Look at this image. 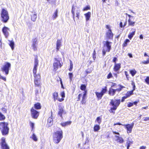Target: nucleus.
<instances>
[{"label": "nucleus", "instance_id": "f257e3e1", "mask_svg": "<svg viewBox=\"0 0 149 149\" xmlns=\"http://www.w3.org/2000/svg\"><path fill=\"white\" fill-rule=\"evenodd\" d=\"M34 65L33 69V73L34 78V83L35 86L40 87V86L41 76L40 74H36L37 67L38 65V60L37 56L35 58Z\"/></svg>", "mask_w": 149, "mask_h": 149}, {"label": "nucleus", "instance_id": "f03ea898", "mask_svg": "<svg viewBox=\"0 0 149 149\" xmlns=\"http://www.w3.org/2000/svg\"><path fill=\"white\" fill-rule=\"evenodd\" d=\"M63 132L60 129L54 132L53 134V140L54 143L57 144L59 143L63 138Z\"/></svg>", "mask_w": 149, "mask_h": 149}, {"label": "nucleus", "instance_id": "7ed1b4c3", "mask_svg": "<svg viewBox=\"0 0 149 149\" xmlns=\"http://www.w3.org/2000/svg\"><path fill=\"white\" fill-rule=\"evenodd\" d=\"M8 123L5 122H0V130L3 136L8 135L9 132Z\"/></svg>", "mask_w": 149, "mask_h": 149}, {"label": "nucleus", "instance_id": "20e7f679", "mask_svg": "<svg viewBox=\"0 0 149 149\" xmlns=\"http://www.w3.org/2000/svg\"><path fill=\"white\" fill-rule=\"evenodd\" d=\"M1 21L3 23L7 22L9 19L10 17L8 11L4 8L1 9L0 12Z\"/></svg>", "mask_w": 149, "mask_h": 149}, {"label": "nucleus", "instance_id": "39448f33", "mask_svg": "<svg viewBox=\"0 0 149 149\" xmlns=\"http://www.w3.org/2000/svg\"><path fill=\"white\" fill-rule=\"evenodd\" d=\"M11 66V64L10 63L6 62L1 68V70L2 72H5V75H7L9 73Z\"/></svg>", "mask_w": 149, "mask_h": 149}, {"label": "nucleus", "instance_id": "423d86ee", "mask_svg": "<svg viewBox=\"0 0 149 149\" xmlns=\"http://www.w3.org/2000/svg\"><path fill=\"white\" fill-rule=\"evenodd\" d=\"M106 28L108 29L106 31L105 37L107 40H112L113 39V33L111 28L109 25H106Z\"/></svg>", "mask_w": 149, "mask_h": 149}, {"label": "nucleus", "instance_id": "0eeeda50", "mask_svg": "<svg viewBox=\"0 0 149 149\" xmlns=\"http://www.w3.org/2000/svg\"><path fill=\"white\" fill-rule=\"evenodd\" d=\"M54 62L53 64V70L56 71L59 68H61L62 66L63 63H60V61L56 58H54Z\"/></svg>", "mask_w": 149, "mask_h": 149}, {"label": "nucleus", "instance_id": "6e6552de", "mask_svg": "<svg viewBox=\"0 0 149 149\" xmlns=\"http://www.w3.org/2000/svg\"><path fill=\"white\" fill-rule=\"evenodd\" d=\"M123 125L121 123H115L113 125ZM125 129L127 130V133L128 134L131 133L133 128L134 125V123H132L131 124H128L126 125H123Z\"/></svg>", "mask_w": 149, "mask_h": 149}, {"label": "nucleus", "instance_id": "1a4fd4ad", "mask_svg": "<svg viewBox=\"0 0 149 149\" xmlns=\"http://www.w3.org/2000/svg\"><path fill=\"white\" fill-rule=\"evenodd\" d=\"M1 149H10V147L6 143V138L2 137L1 139L0 143Z\"/></svg>", "mask_w": 149, "mask_h": 149}, {"label": "nucleus", "instance_id": "9d476101", "mask_svg": "<svg viewBox=\"0 0 149 149\" xmlns=\"http://www.w3.org/2000/svg\"><path fill=\"white\" fill-rule=\"evenodd\" d=\"M120 102V100H111L110 103L112 107H113L114 109H116L119 106Z\"/></svg>", "mask_w": 149, "mask_h": 149}, {"label": "nucleus", "instance_id": "9b49d317", "mask_svg": "<svg viewBox=\"0 0 149 149\" xmlns=\"http://www.w3.org/2000/svg\"><path fill=\"white\" fill-rule=\"evenodd\" d=\"M32 117L35 119H37L39 115V112L32 107L30 110Z\"/></svg>", "mask_w": 149, "mask_h": 149}, {"label": "nucleus", "instance_id": "f8f14e48", "mask_svg": "<svg viewBox=\"0 0 149 149\" xmlns=\"http://www.w3.org/2000/svg\"><path fill=\"white\" fill-rule=\"evenodd\" d=\"M119 86L120 87L119 88L115 89L110 88L109 91V94L110 95L113 96L115 95V93L116 91L118 92H119L121 90L122 88L124 87L123 86L121 85Z\"/></svg>", "mask_w": 149, "mask_h": 149}, {"label": "nucleus", "instance_id": "ddd939ff", "mask_svg": "<svg viewBox=\"0 0 149 149\" xmlns=\"http://www.w3.org/2000/svg\"><path fill=\"white\" fill-rule=\"evenodd\" d=\"M112 42L108 41L104 42V47L105 48L106 47V51L109 52L111 48Z\"/></svg>", "mask_w": 149, "mask_h": 149}, {"label": "nucleus", "instance_id": "4468645a", "mask_svg": "<svg viewBox=\"0 0 149 149\" xmlns=\"http://www.w3.org/2000/svg\"><path fill=\"white\" fill-rule=\"evenodd\" d=\"M53 99L54 101L57 100L60 102H61L63 101V98H58V93L56 92H55L53 93Z\"/></svg>", "mask_w": 149, "mask_h": 149}, {"label": "nucleus", "instance_id": "2eb2a0df", "mask_svg": "<svg viewBox=\"0 0 149 149\" xmlns=\"http://www.w3.org/2000/svg\"><path fill=\"white\" fill-rule=\"evenodd\" d=\"M61 104L60 103L58 106V115L61 117L62 118V114L64 113V107L61 106Z\"/></svg>", "mask_w": 149, "mask_h": 149}, {"label": "nucleus", "instance_id": "dca6fc26", "mask_svg": "<svg viewBox=\"0 0 149 149\" xmlns=\"http://www.w3.org/2000/svg\"><path fill=\"white\" fill-rule=\"evenodd\" d=\"M9 29L7 27L4 26L2 29L3 33L6 38H7L8 36L9 33L8 31L9 30Z\"/></svg>", "mask_w": 149, "mask_h": 149}, {"label": "nucleus", "instance_id": "f3484780", "mask_svg": "<svg viewBox=\"0 0 149 149\" xmlns=\"http://www.w3.org/2000/svg\"><path fill=\"white\" fill-rule=\"evenodd\" d=\"M136 29L132 28L131 29V32L129 33L128 35V38L130 39H131L133 36L135 35L136 32Z\"/></svg>", "mask_w": 149, "mask_h": 149}, {"label": "nucleus", "instance_id": "a211bd4d", "mask_svg": "<svg viewBox=\"0 0 149 149\" xmlns=\"http://www.w3.org/2000/svg\"><path fill=\"white\" fill-rule=\"evenodd\" d=\"M144 56L147 57L146 61H142L141 63L144 64H147L149 63V56L147 54L145 53L144 54Z\"/></svg>", "mask_w": 149, "mask_h": 149}, {"label": "nucleus", "instance_id": "6ab92c4d", "mask_svg": "<svg viewBox=\"0 0 149 149\" xmlns=\"http://www.w3.org/2000/svg\"><path fill=\"white\" fill-rule=\"evenodd\" d=\"M134 90V89L132 90L128 91L125 95L124 96V98H127L130 96L132 95L133 94V91Z\"/></svg>", "mask_w": 149, "mask_h": 149}, {"label": "nucleus", "instance_id": "aec40b11", "mask_svg": "<svg viewBox=\"0 0 149 149\" xmlns=\"http://www.w3.org/2000/svg\"><path fill=\"white\" fill-rule=\"evenodd\" d=\"M86 84H82L81 85L80 88V89L84 91V93H86V94H87V91L86 90Z\"/></svg>", "mask_w": 149, "mask_h": 149}, {"label": "nucleus", "instance_id": "412c9836", "mask_svg": "<svg viewBox=\"0 0 149 149\" xmlns=\"http://www.w3.org/2000/svg\"><path fill=\"white\" fill-rule=\"evenodd\" d=\"M86 93L83 94L81 100V104H86Z\"/></svg>", "mask_w": 149, "mask_h": 149}, {"label": "nucleus", "instance_id": "4be33fe9", "mask_svg": "<svg viewBox=\"0 0 149 149\" xmlns=\"http://www.w3.org/2000/svg\"><path fill=\"white\" fill-rule=\"evenodd\" d=\"M34 108L35 109L39 110L41 108V106L39 102H37L35 103L34 105Z\"/></svg>", "mask_w": 149, "mask_h": 149}, {"label": "nucleus", "instance_id": "5701e85b", "mask_svg": "<svg viewBox=\"0 0 149 149\" xmlns=\"http://www.w3.org/2000/svg\"><path fill=\"white\" fill-rule=\"evenodd\" d=\"M95 93L98 100L101 99L102 96V90L101 91L100 93L96 92H95Z\"/></svg>", "mask_w": 149, "mask_h": 149}, {"label": "nucleus", "instance_id": "b1692460", "mask_svg": "<svg viewBox=\"0 0 149 149\" xmlns=\"http://www.w3.org/2000/svg\"><path fill=\"white\" fill-rule=\"evenodd\" d=\"M61 40L58 39L57 41L56 44V50L57 51L59 50V48L61 46Z\"/></svg>", "mask_w": 149, "mask_h": 149}, {"label": "nucleus", "instance_id": "393cba45", "mask_svg": "<svg viewBox=\"0 0 149 149\" xmlns=\"http://www.w3.org/2000/svg\"><path fill=\"white\" fill-rule=\"evenodd\" d=\"M71 123L72 122L69 120L65 122L62 123L60 124L62 127H65L68 125H70Z\"/></svg>", "mask_w": 149, "mask_h": 149}, {"label": "nucleus", "instance_id": "a878e982", "mask_svg": "<svg viewBox=\"0 0 149 149\" xmlns=\"http://www.w3.org/2000/svg\"><path fill=\"white\" fill-rule=\"evenodd\" d=\"M120 64L115 63L114 65V71H117L120 68Z\"/></svg>", "mask_w": 149, "mask_h": 149}, {"label": "nucleus", "instance_id": "bb28decb", "mask_svg": "<svg viewBox=\"0 0 149 149\" xmlns=\"http://www.w3.org/2000/svg\"><path fill=\"white\" fill-rule=\"evenodd\" d=\"M86 18V21H88L90 19L91 15V13L88 12L84 14Z\"/></svg>", "mask_w": 149, "mask_h": 149}, {"label": "nucleus", "instance_id": "cd10ccee", "mask_svg": "<svg viewBox=\"0 0 149 149\" xmlns=\"http://www.w3.org/2000/svg\"><path fill=\"white\" fill-rule=\"evenodd\" d=\"M8 41L9 42V46L11 47L12 50H13L14 49V42L13 41V40H8Z\"/></svg>", "mask_w": 149, "mask_h": 149}, {"label": "nucleus", "instance_id": "c85d7f7f", "mask_svg": "<svg viewBox=\"0 0 149 149\" xmlns=\"http://www.w3.org/2000/svg\"><path fill=\"white\" fill-rule=\"evenodd\" d=\"M75 8L74 5H73L72 6V8L71 9V12L72 14L73 15V18L74 21H75Z\"/></svg>", "mask_w": 149, "mask_h": 149}, {"label": "nucleus", "instance_id": "c756f323", "mask_svg": "<svg viewBox=\"0 0 149 149\" xmlns=\"http://www.w3.org/2000/svg\"><path fill=\"white\" fill-rule=\"evenodd\" d=\"M36 18L37 14H33L31 15V19L33 21H35Z\"/></svg>", "mask_w": 149, "mask_h": 149}, {"label": "nucleus", "instance_id": "7c9ffc66", "mask_svg": "<svg viewBox=\"0 0 149 149\" xmlns=\"http://www.w3.org/2000/svg\"><path fill=\"white\" fill-rule=\"evenodd\" d=\"M6 118L5 115L0 112V121L4 120Z\"/></svg>", "mask_w": 149, "mask_h": 149}, {"label": "nucleus", "instance_id": "2f4dec72", "mask_svg": "<svg viewBox=\"0 0 149 149\" xmlns=\"http://www.w3.org/2000/svg\"><path fill=\"white\" fill-rule=\"evenodd\" d=\"M128 24L130 26H134L135 25V22L132 21L130 19L128 20Z\"/></svg>", "mask_w": 149, "mask_h": 149}, {"label": "nucleus", "instance_id": "473e14b6", "mask_svg": "<svg viewBox=\"0 0 149 149\" xmlns=\"http://www.w3.org/2000/svg\"><path fill=\"white\" fill-rule=\"evenodd\" d=\"M130 72L132 77H133L136 73V71L134 69L130 70Z\"/></svg>", "mask_w": 149, "mask_h": 149}, {"label": "nucleus", "instance_id": "72a5a7b5", "mask_svg": "<svg viewBox=\"0 0 149 149\" xmlns=\"http://www.w3.org/2000/svg\"><path fill=\"white\" fill-rule=\"evenodd\" d=\"M100 129V127L99 125H95L94 127V130L95 132L98 131Z\"/></svg>", "mask_w": 149, "mask_h": 149}, {"label": "nucleus", "instance_id": "f704fd0d", "mask_svg": "<svg viewBox=\"0 0 149 149\" xmlns=\"http://www.w3.org/2000/svg\"><path fill=\"white\" fill-rule=\"evenodd\" d=\"M57 13L58 11L56 10L52 16L53 19H55L57 17Z\"/></svg>", "mask_w": 149, "mask_h": 149}, {"label": "nucleus", "instance_id": "c9c22d12", "mask_svg": "<svg viewBox=\"0 0 149 149\" xmlns=\"http://www.w3.org/2000/svg\"><path fill=\"white\" fill-rule=\"evenodd\" d=\"M73 68V65L72 63L71 60H70V67L69 68L68 70L70 71H71L72 70Z\"/></svg>", "mask_w": 149, "mask_h": 149}, {"label": "nucleus", "instance_id": "e433bc0d", "mask_svg": "<svg viewBox=\"0 0 149 149\" xmlns=\"http://www.w3.org/2000/svg\"><path fill=\"white\" fill-rule=\"evenodd\" d=\"M31 138L35 141H36L38 140V139L34 133H33L32 134V136L31 137Z\"/></svg>", "mask_w": 149, "mask_h": 149}, {"label": "nucleus", "instance_id": "4c0bfd02", "mask_svg": "<svg viewBox=\"0 0 149 149\" xmlns=\"http://www.w3.org/2000/svg\"><path fill=\"white\" fill-rule=\"evenodd\" d=\"M68 76L70 81H71L73 79V74L72 72H69L68 73Z\"/></svg>", "mask_w": 149, "mask_h": 149}, {"label": "nucleus", "instance_id": "58836bf2", "mask_svg": "<svg viewBox=\"0 0 149 149\" xmlns=\"http://www.w3.org/2000/svg\"><path fill=\"white\" fill-rule=\"evenodd\" d=\"M32 44L37 45L38 44V40L36 38L33 39H32Z\"/></svg>", "mask_w": 149, "mask_h": 149}, {"label": "nucleus", "instance_id": "ea45409f", "mask_svg": "<svg viewBox=\"0 0 149 149\" xmlns=\"http://www.w3.org/2000/svg\"><path fill=\"white\" fill-rule=\"evenodd\" d=\"M90 9V7L88 5L84 7L82 10L83 11H86Z\"/></svg>", "mask_w": 149, "mask_h": 149}, {"label": "nucleus", "instance_id": "a19ab883", "mask_svg": "<svg viewBox=\"0 0 149 149\" xmlns=\"http://www.w3.org/2000/svg\"><path fill=\"white\" fill-rule=\"evenodd\" d=\"M37 45L34 44L32 45V47L34 51H36L37 50Z\"/></svg>", "mask_w": 149, "mask_h": 149}, {"label": "nucleus", "instance_id": "79ce46f5", "mask_svg": "<svg viewBox=\"0 0 149 149\" xmlns=\"http://www.w3.org/2000/svg\"><path fill=\"white\" fill-rule=\"evenodd\" d=\"M97 122L99 124H100L101 122V118L100 117H97L95 121V122Z\"/></svg>", "mask_w": 149, "mask_h": 149}, {"label": "nucleus", "instance_id": "37998d69", "mask_svg": "<svg viewBox=\"0 0 149 149\" xmlns=\"http://www.w3.org/2000/svg\"><path fill=\"white\" fill-rule=\"evenodd\" d=\"M113 108V107H111V109L109 110V111L110 112V113H113L114 114L115 113V111L116 109H114Z\"/></svg>", "mask_w": 149, "mask_h": 149}, {"label": "nucleus", "instance_id": "c03bdc74", "mask_svg": "<svg viewBox=\"0 0 149 149\" xmlns=\"http://www.w3.org/2000/svg\"><path fill=\"white\" fill-rule=\"evenodd\" d=\"M117 141L120 143H122L124 141V140L122 138L120 137Z\"/></svg>", "mask_w": 149, "mask_h": 149}, {"label": "nucleus", "instance_id": "a18cd8bd", "mask_svg": "<svg viewBox=\"0 0 149 149\" xmlns=\"http://www.w3.org/2000/svg\"><path fill=\"white\" fill-rule=\"evenodd\" d=\"M61 95L62 97V98H63V100H64V98L65 97V93L64 91H63L61 92Z\"/></svg>", "mask_w": 149, "mask_h": 149}, {"label": "nucleus", "instance_id": "49530a36", "mask_svg": "<svg viewBox=\"0 0 149 149\" xmlns=\"http://www.w3.org/2000/svg\"><path fill=\"white\" fill-rule=\"evenodd\" d=\"M132 142L130 141H127V149H129V147L130 146V145L131 144Z\"/></svg>", "mask_w": 149, "mask_h": 149}, {"label": "nucleus", "instance_id": "de8ad7c7", "mask_svg": "<svg viewBox=\"0 0 149 149\" xmlns=\"http://www.w3.org/2000/svg\"><path fill=\"white\" fill-rule=\"evenodd\" d=\"M30 126L32 130H33L34 128V124L33 123L31 122H30Z\"/></svg>", "mask_w": 149, "mask_h": 149}, {"label": "nucleus", "instance_id": "09e8293b", "mask_svg": "<svg viewBox=\"0 0 149 149\" xmlns=\"http://www.w3.org/2000/svg\"><path fill=\"white\" fill-rule=\"evenodd\" d=\"M1 110L4 113H7V109L4 107H2L1 109Z\"/></svg>", "mask_w": 149, "mask_h": 149}, {"label": "nucleus", "instance_id": "8fccbe9b", "mask_svg": "<svg viewBox=\"0 0 149 149\" xmlns=\"http://www.w3.org/2000/svg\"><path fill=\"white\" fill-rule=\"evenodd\" d=\"M48 2L51 3H55L56 0H46Z\"/></svg>", "mask_w": 149, "mask_h": 149}, {"label": "nucleus", "instance_id": "3c124183", "mask_svg": "<svg viewBox=\"0 0 149 149\" xmlns=\"http://www.w3.org/2000/svg\"><path fill=\"white\" fill-rule=\"evenodd\" d=\"M92 70H90L89 69H88L86 71V74L90 73L92 72Z\"/></svg>", "mask_w": 149, "mask_h": 149}, {"label": "nucleus", "instance_id": "603ef678", "mask_svg": "<svg viewBox=\"0 0 149 149\" xmlns=\"http://www.w3.org/2000/svg\"><path fill=\"white\" fill-rule=\"evenodd\" d=\"M145 81L147 84L149 85V77H147Z\"/></svg>", "mask_w": 149, "mask_h": 149}, {"label": "nucleus", "instance_id": "864d4df0", "mask_svg": "<svg viewBox=\"0 0 149 149\" xmlns=\"http://www.w3.org/2000/svg\"><path fill=\"white\" fill-rule=\"evenodd\" d=\"M109 84L112 87H114L116 85V84L111 82H110Z\"/></svg>", "mask_w": 149, "mask_h": 149}, {"label": "nucleus", "instance_id": "5fc2aeb1", "mask_svg": "<svg viewBox=\"0 0 149 149\" xmlns=\"http://www.w3.org/2000/svg\"><path fill=\"white\" fill-rule=\"evenodd\" d=\"M133 105V103L131 102H128L127 103V107H130Z\"/></svg>", "mask_w": 149, "mask_h": 149}, {"label": "nucleus", "instance_id": "6e6d98bb", "mask_svg": "<svg viewBox=\"0 0 149 149\" xmlns=\"http://www.w3.org/2000/svg\"><path fill=\"white\" fill-rule=\"evenodd\" d=\"M82 96L81 94H79L78 96L77 101H79L80 100L81 97Z\"/></svg>", "mask_w": 149, "mask_h": 149}, {"label": "nucleus", "instance_id": "4d7b16f0", "mask_svg": "<svg viewBox=\"0 0 149 149\" xmlns=\"http://www.w3.org/2000/svg\"><path fill=\"white\" fill-rule=\"evenodd\" d=\"M53 120L52 118L50 117H49L48 119V122L49 123H51V122H52Z\"/></svg>", "mask_w": 149, "mask_h": 149}, {"label": "nucleus", "instance_id": "13d9d810", "mask_svg": "<svg viewBox=\"0 0 149 149\" xmlns=\"http://www.w3.org/2000/svg\"><path fill=\"white\" fill-rule=\"evenodd\" d=\"M79 15L80 13L79 12H77L76 13V17H77L78 19L79 18Z\"/></svg>", "mask_w": 149, "mask_h": 149}, {"label": "nucleus", "instance_id": "bf43d9fd", "mask_svg": "<svg viewBox=\"0 0 149 149\" xmlns=\"http://www.w3.org/2000/svg\"><path fill=\"white\" fill-rule=\"evenodd\" d=\"M125 25H126V24H125L123 26V23L121 22H120V26L121 28H122V27H124Z\"/></svg>", "mask_w": 149, "mask_h": 149}, {"label": "nucleus", "instance_id": "052dcab7", "mask_svg": "<svg viewBox=\"0 0 149 149\" xmlns=\"http://www.w3.org/2000/svg\"><path fill=\"white\" fill-rule=\"evenodd\" d=\"M144 120L145 121H147L149 120V117H146L143 118Z\"/></svg>", "mask_w": 149, "mask_h": 149}, {"label": "nucleus", "instance_id": "680f3d73", "mask_svg": "<svg viewBox=\"0 0 149 149\" xmlns=\"http://www.w3.org/2000/svg\"><path fill=\"white\" fill-rule=\"evenodd\" d=\"M125 75L126 76V77H127V79L128 80L129 79H128V73L127 72V71H125Z\"/></svg>", "mask_w": 149, "mask_h": 149}, {"label": "nucleus", "instance_id": "e2e57ef3", "mask_svg": "<svg viewBox=\"0 0 149 149\" xmlns=\"http://www.w3.org/2000/svg\"><path fill=\"white\" fill-rule=\"evenodd\" d=\"M117 60V58L116 57H114L113 60V62H114L115 64L116 63V61Z\"/></svg>", "mask_w": 149, "mask_h": 149}, {"label": "nucleus", "instance_id": "0e129e2a", "mask_svg": "<svg viewBox=\"0 0 149 149\" xmlns=\"http://www.w3.org/2000/svg\"><path fill=\"white\" fill-rule=\"evenodd\" d=\"M0 78L2 79L4 81H6V79L5 77H3L2 76H1Z\"/></svg>", "mask_w": 149, "mask_h": 149}, {"label": "nucleus", "instance_id": "69168bd1", "mask_svg": "<svg viewBox=\"0 0 149 149\" xmlns=\"http://www.w3.org/2000/svg\"><path fill=\"white\" fill-rule=\"evenodd\" d=\"M112 74L111 73H109L107 76V78L108 79L112 77Z\"/></svg>", "mask_w": 149, "mask_h": 149}, {"label": "nucleus", "instance_id": "338daca9", "mask_svg": "<svg viewBox=\"0 0 149 149\" xmlns=\"http://www.w3.org/2000/svg\"><path fill=\"white\" fill-rule=\"evenodd\" d=\"M130 41L129 39H127L125 40V43L127 44V43L129 42Z\"/></svg>", "mask_w": 149, "mask_h": 149}, {"label": "nucleus", "instance_id": "774afa93", "mask_svg": "<svg viewBox=\"0 0 149 149\" xmlns=\"http://www.w3.org/2000/svg\"><path fill=\"white\" fill-rule=\"evenodd\" d=\"M146 147L144 146H142L140 148V149H145Z\"/></svg>", "mask_w": 149, "mask_h": 149}]
</instances>
